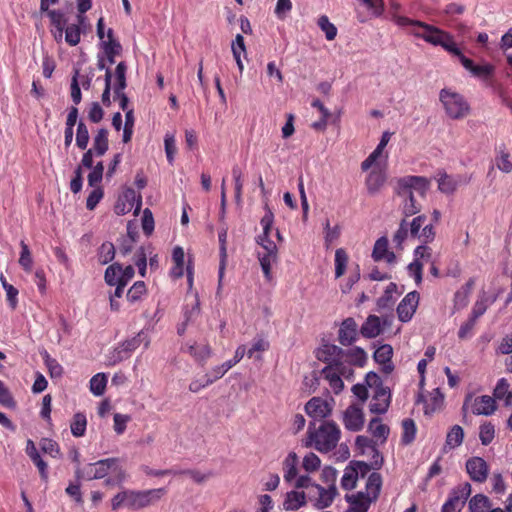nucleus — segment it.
Listing matches in <instances>:
<instances>
[{
	"label": "nucleus",
	"mask_w": 512,
	"mask_h": 512,
	"mask_svg": "<svg viewBox=\"0 0 512 512\" xmlns=\"http://www.w3.org/2000/svg\"><path fill=\"white\" fill-rule=\"evenodd\" d=\"M299 459L295 452H290L283 461V477L286 482H292L298 475Z\"/></svg>",
	"instance_id": "29"
},
{
	"label": "nucleus",
	"mask_w": 512,
	"mask_h": 512,
	"mask_svg": "<svg viewBox=\"0 0 512 512\" xmlns=\"http://www.w3.org/2000/svg\"><path fill=\"white\" fill-rule=\"evenodd\" d=\"M45 364L48 368L51 378H59L63 374L62 366L57 362L56 359L51 358L47 353L45 357Z\"/></svg>",
	"instance_id": "62"
},
{
	"label": "nucleus",
	"mask_w": 512,
	"mask_h": 512,
	"mask_svg": "<svg viewBox=\"0 0 512 512\" xmlns=\"http://www.w3.org/2000/svg\"><path fill=\"white\" fill-rule=\"evenodd\" d=\"M26 453L32 460V462L35 464V466L38 468L40 477L42 480L47 481L48 479V465L47 463L41 458L34 442L32 440L27 441L26 446Z\"/></svg>",
	"instance_id": "24"
},
{
	"label": "nucleus",
	"mask_w": 512,
	"mask_h": 512,
	"mask_svg": "<svg viewBox=\"0 0 512 512\" xmlns=\"http://www.w3.org/2000/svg\"><path fill=\"white\" fill-rule=\"evenodd\" d=\"M80 24L81 23L78 22V24L65 26V41L70 46H76L81 40Z\"/></svg>",
	"instance_id": "51"
},
{
	"label": "nucleus",
	"mask_w": 512,
	"mask_h": 512,
	"mask_svg": "<svg viewBox=\"0 0 512 512\" xmlns=\"http://www.w3.org/2000/svg\"><path fill=\"white\" fill-rule=\"evenodd\" d=\"M187 353L193 357L195 362L204 366L212 355V349L209 344H191L187 346Z\"/></svg>",
	"instance_id": "26"
},
{
	"label": "nucleus",
	"mask_w": 512,
	"mask_h": 512,
	"mask_svg": "<svg viewBox=\"0 0 512 512\" xmlns=\"http://www.w3.org/2000/svg\"><path fill=\"white\" fill-rule=\"evenodd\" d=\"M366 381L369 386L375 385L374 395L371 399L369 408L371 413L384 414L387 412L391 403V392L388 387L383 386L380 377L374 373L369 372L366 376Z\"/></svg>",
	"instance_id": "8"
},
{
	"label": "nucleus",
	"mask_w": 512,
	"mask_h": 512,
	"mask_svg": "<svg viewBox=\"0 0 512 512\" xmlns=\"http://www.w3.org/2000/svg\"><path fill=\"white\" fill-rule=\"evenodd\" d=\"M246 353V346L240 345L237 347L234 357L223 364L216 366L212 369V375H215V378H222L232 367H234L237 363H239Z\"/></svg>",
	"instance_id": "23"
},
{
	"label": "nucleus",
	"mask_w": 512,
	"mask_h": 512,
	"mask_svg": "<svg viewBox=\"0 0 512 512\" xmlns=\"http://www.w3.org/2000/svg\"><path fill=\"white\" fill-rule=\"evenodd\" d=\"M397 293V285L393 282L386 287L384 294L378 298L377 306L380 309H391L395 303L394 294Z\"/></svg>",
	"instance_id": "36"
},
{
	"label": "nucleus",
	"mask_w": 512,
	"mask_h": 512,
	"mask_svg": "<svg viewBox=\"0 0 512 512\" xmlns=\"http://www.w3.org/2000/svg\"><path fill=\"white\" fill-rule=\"evenodd\" d=\"M464 440V431L460 425H454L448 431L445 441L444 450L454 449L462 444Z\"/></svg>",
	"instance_id": "34"
},
{
	"label": "nucleus",
	"mask_w": 512,
	"mask_h": 512,
	"mask_svg": "<svg viewBox=\"0 0 512 512\" xmlns=\"http://www.w3.org/2000/svg\"><path fill=\"white\" fill-rule=\"evenodd\" d=\"M419 302V294L416 291L409 292L397 307L398 318L402 322H408L413 317Z\"/></svg>",
	"instance_id": "14"
},
{
	"label": "nucleus",
	"mask_w": 512,
	"mask_h": 512,
	"mask_svg": "<svg viewBox=\"0 0 512 512\" xmlns=\"http://www.w3.org/2000/svg\"><path fill=\"white\" fill-rule=\"evenodd\" d=\"M392 21L401 28L413 34L417 38L434 45L441 46L445 51L457 57L460 55V49L454 41L453 36L436 26L427 24L419 20H413L406 16H401L396 13L392 14Z\"/></svg>",
	"instance_id": "1"
},
{
	"label": "nucleus",
	"mask_w": 512,
	"mask_h": 512,
	"mask_svg": "<svg viewBox=\"0 0 512 512\" xmlns=\"http://www.w3.org/2000/svg\"><path fill=\"white\" fill-rule=\"evenodd\" d=\"M115 247L112 242H104L97 251V259L99 264L106 265L115 257Z\"/></svg>",
	"instance_id": "41"
},
{
	"label": "nucleus",
	"mask_w": 512,
	"mask_h": 512,
	"mask_svg": "<svg viewBox=\"0 0 512 512\" xmlns=\"http://www.w3.org/2000/svg\"><path fill=\"white\" fill-rule=\"evenodd\" d=\"M102 45H103V49H104L105 54H115V55H118V54H120V52L122 50V46L119 43V41H117L114 38V32H113V30L111 28L108 29V31H107V40H103L102 41Z\"/></svg>",
	"instance_id": "50"
},
{
	"label": "nucleus",
	"mask_w": 512,
	"mask_h": 512,
	"mask_svg": "<svg viewBox=\"0 0 512 512\" xmlns=\"http://www.w3.org/2000/svg\"><path fill=\"white\" fill-rule=\"evenodd\" d=\"M348 254L343 248H338L335 251V277L340 278L344 275L348 264Z\"/></svg>",
	"instance_id": "45"
},
{
	"label": "nucleus",
	"mask_w": 512,
	"mask_h": 512,
	"mask_svg": "<svg viewBox=\"0 0 512 512\" xmlns=\"http://www.w3.org/2000/svg\"><path fill=\"white\" fill-rule=\"evenodd\" d=\"M306 504V495L304 492L291 491L288 492L283 503L286 511H295Z\"/></svg>",
	"instance_id": "32"
},
{
	"label": "nucleus",
	"mask_w": 512,
	"mask_h": 512,
	"mask_svg": "<svg viewBox=\"0 0 512 512\" xmlns=\"http://www.w3.org/2000/svg\"><path fill=\"white\" fill-rule=\"evenodd\" d=\"M471 494V485L464 483L454 489L441 508V512H460Z\"/></svg>",
	"instance_id": "10"
},
{
	"label": "nucleus",
	"mask_w": 512,
	"mask_h": 512,
	"mask_svg": "<svg viewBox=\"0 0 512 512\" xmlns=\"http://www.w3.org/2000/svg\"><path fill=\"white\" fill-rule=\"evenodd\" d=\"M87 427V418L86 415L82 412L75 413L71 424L70 429L71 433L74 437H82L85 435Z\"/></svg>",
	"instance_id": "37"
},
{
	"label": "nucleus",
	"mask_w": 512,
	"mask_h": 512,
	"mask_svg": "<svg viewBox=\"0 0 512 512\" xmlns=\"http://www.w3.org/2000/svg\"><path fill=\"white\" fill-rule=\"evenodd\" d=\"M341 359L349 362L352 366L363 367L367 362V355L362 348L354 347L348 350L342 349Z\"/></svg>",
	"instance_id": "28"
},
{
	"label": "nucleus",
	"mask_w": 512,
	"mask_h": 512,
	"mask_svg": "<svg viewBox=\"0 0 512 512\" xmlns=\"http://www.w3.org/2000/svg\"><path fill=\"white\" fill-rule=\"evenodd\" d=\"M469 478L476 483H484L489 475L488 463L479 456L470 457L465 464Z\"/></svg>",
	"instance_id": "11"
},
{
	"label": "nucleus",
	"mask_w": 512,
	"mask_h": 512,
	"mask_svg": "<svg viewBox=\"0 0 512 512\" xmlns=\"http://www.w3.org/2000/svg\"><path fill=\"white\" fill-rule=\"evenodd\" d=\"M318 27L325 33L328 41H332L337 36V27L330 22L328 16L321 15L317 20Z\"/></svg>",
	"instance_id": "48"
},
{
	"label": "nucleus",
	"mask_w": 512,
	"mask_h": 512,
	"mask_svg": "<svg viewBox=\"0 0 512 512\" xmlns=\"http://www.w3.org/2000/svg\"><path fill=\"white\" fill-rule=\"evenodd\" d=\"M438 189L445 194H452L457 188L454 178L444 171L438 172Z\"/></svg>",
	"instance_id": "40"
},
{
	"label": "nucleus",
	"mask_w": 512,
	"mask_h": 512,
	"mask_svg": "<svg viewBox=\"0 0 512 512\" xmlns=\"http://www.w3.org/2000/svg\"><path fill=\"white\" fill-rule=\"evenodd\" d=\"M164 146L167 160L170 164L174 161V155L177 152L175 137L172 134H166L164 138Z\"/></svg>",
	"instance_id": "57"
},
{
	"label": "nucleus",
	"mask_w": 512,
	"mask_h": 512,
	"mask_svg": "<svg viewBox=\"0 0 512 512\" xmlns=\"http://www.w3.org/2000/svg\"><path fill=\"white\" fill-rule=\"evenodd\" d=\"M216 380H218V379L215 378V375L210 376L209 374H206L204 376L203 381L199 380V379L192 380L189 384V390L193 393H197L200 390H202V389L206 388L207 386L211 385L212 383H214Z\"/></svg>",
	"instance_id": "56"
},
{
	"label": "nucleus",
	"mask_w": 512,
	"mask_h": 512,
	"mask_svg": "<svg viewBox=\"0 0 512 512\" xmlns=\"http://www.w3.org/2000/svg\"><path fill=\"white\" fill-rule=\"evenodd\" d=\"M476 323V320L469 317L468 320L460 326L458 330V338L461 340L471 338L473 336V331L476 326Z\"/></svg>",
	"instance_id": "60"
},
{
	"label": "nucleus",
	"mask_w": 512,
	"mask_h": 512,
	"mask_svg": "<svg viewBox=\"0 0 512 512\" xmlns=\"http://www.w3.org/2000/svg\"><path fill=\"white\" fill-rule=\"evenodd\" d=\"M312 486L317 490L318 493V497L315 499L314 506L318 509H324L331 506L335 496L337 495V488L335 485H331L328 489L318 484H314Z\"/></svg>",
	"instance_id": "22"
},
{
	"label": "nucleus",
	"mask_w": 512,
	"mask_h": 512,
	"mask_svg": "<svg viewBox=\"0 0 512 512\" xmlns=\"http://www.w3.org/2000/svg\"><path fill=\"white\" fill-rule=\"evenodd\" d=\"M108 136L109 132L106 128H100L96 131V134L93 137L92 148H90L93 152H95V156L101 157L108 151Z\"/></svg>",
	"instance_id": "27"
},
{
	"label": "nucleus",
	"mask_w": 512,
	"mask_h": 512,
	"mask_svg": "<svg viewBox=\"0 0 512 512\" xmlns=\"http://www.w3.org/2000/svg\"><path fill=\"white\" fill-rule=\"evenodd\" d=\"M355 445L358 449H360L362 452L365 451V449H370L373 453V465L376 467V469L380 468L383 464V457L380 455L379 451L375 447V443L372 439H370L367 436L359 435L356 437Z\"/></svg>",
	"instance_id": "25"
},
{
	"label": "nucleus",
	"mask_w": 512,
	"mask_h": 512,
	"mask_svg": "<svg viewBox=\"0 0 512 512\" xmlns=\"http://www.w3.org/2000/svg\"><path fill=\"white\" fill-rule=\"evenodd\" d=\"M41 449L44 453L52 457H57L60 454V448L56 441L48 438H43L40 442Z\"/></svg>",
	"instance_id": "61"
},
{
	"label": "nucleus",
	"mask_w": 512,
	"mask_h": 512,
	"mask_svg": "<svg viewBox=\"0 0 512 512\" xmlns=\"http://www.w3.org/2000/svg\"><path fill=\"white\" fill-rule=\"evenodd\" d=\"M430 181L423 176H405L397 179L395 193L403 199L401 208L405 217H410L421 210V204L415 194L424 198L429 189Z\"/></svg>",
	"instance_id": "2"
},
{
	"label": "nucleus",
	"mask_w": 512,
	"mask_h": 512,
	"mask_svg": "<svg viewBox=\"0 0 512 512\" xmlns=\"http://www.w3.org/2000/svg\"><path fill=\"white\" fill-rule=\"evenodd\" d=\"M439 100L447 116L453 120L463 119L470 113V105L464 96L449 88L440 91Z\"/></svg>",
	"instance_id": "7"
},
{
	"label": "nucleus",
	"mask_w": 512,
	"mask_h": 512,
	"mask_svg": "<svg viewBox=\"0 0 512 512\" xmlns=\"http://www.w3.org/2000/svg\"><path fill=\"white\" fill-rule=\"evenodd\" d=\"M402 430V443L405 445L412 443L415 440L417 431L414 420L411 418L404 419L402 421Z\"/></svg>",
	"instance_id": "44"
},
{
	"label": "nucleus",
	"mask_w": 512,
	"mask_h": 512,
	"mask_svg": "<svg viewBox=\"0 0 512 512\" xmlns=\"http://www.w3.org/2000/svg\"><path fill=\"white\" fill-rule=\"evenodd\" d=\"M0 404L3 406L15 409L16 408V401L14 400L12 394L8 390L7 387H5L4 383L0 380Z\"/></svg>",
	"instance_id": "59"
},
{
	"label": "nucleus",
	"mask_w": 512,
	"mask_h": 512,
	"mask_svg": "<svg viewBox=\"0 0 512 512\" xmlns=\"http://www.w3.org/2000/svg\"><path fill=\"white\" fill-rule=\"evenodd\" d=\"M341 431L338 425L333 421H323L318 428H308L309 444L313 445L319 452H330L338 444Z\"/></svg>",
	"instance_id": "5"
},
{
	"label": "nucleus",
	"mask_w": 512,
	"mask_h": 512,
	"mask_svg": "<svg viewBox=\"0 0 512 512\" xmlns=\"http://www.w3.org/2000/svg\"><path fill=\"white\" fill-rule=\"evenodd\" d=\"M276 254L277 252H265L263 254L259 253L260 265L267 280L271 279V264L272 261L276 258Z\"/></svg>",
	"instance_id": "55"
},
{
	"label": "nucleus",
	"mask_w": 512,
	"mask_h": 512,
	"mask_svg": "<svg viewBox=\"0 0 512 512\" xmlns=\"http://www.w3.org/2000/svg\"><path fill=\"white\" fill-rule=\"evenodd\" d=\"M381 486V475L372 472L366 481L365 491L345 495V500L350 505L346 512H367L371 503L377 500Z\"/></svg>",
	"instance_id": "4"
},
{
	"label": "nucleus",
	"mask_w": 512,
	"mask_h": 512,
	"mask_svg": "<svg viewBox=\"0 0 512 512\" xmlns=\"http://www.w3.org/2000/svg\"><path fill=\"white\" fill-rule=\"evenodd\" d=\"M305 412L314 420H323L330 416L332 405L320 397L311 398L305 405Z\"/></svg>",
	"instance_id": "12"
},
{
	"label": "nucleus",
	"mask_w": 512,
	"mask_h": 512,
	"mask_svg": "<svg viewBox=\"0 0 512 512\" xmlns=\"http://www.w3.org/2000/svg\"><path fill=\"white\" fill-rule=\"evenodd\" d=\"M128 269L134 270V267L132 265H127L123 268V266L118 262L110 264L104 273V280L106 284L114 286L115 284L123 281Z\"/></svg>",
	"instance_id": "19"
},
{
	"label": "nucleus",
	"mask_w": 512,
	"mask_h": 512,
	"mask_svg": "<svg viewBox=\"0 0 512 512\" xmlns=\"http://www.w3.org/2000/svg\"><path fill=\"white\" fill-rule=\"evenodd\" d=\"M321 374L323 375L324 379L328 381L330 388L335 394L342 392L344 383L342 376L337 373V371H335L331 366H325L321 370Z\"/></svg>",
	"instance_id": "30"
},
{
	"label": "nucleus",
	"mask_w": 512,
	"mask_h": 512,
	"mask_svg": "<svg viewBox=\"0 0 512 512\" xmlns=\"http://www.w3.org/2000/svg\"><path fill=\"white\" fill-rule=\"evenodd\" d=\"M495 438V426L489 421L482 423L479 427V439L481 444L488 446Z\"/></svg>",
	"instance_id": "47"
},
{
	"label": "nucleus",
	"mask_w": 512,
	"mask_h": 512,
	"mask_svg": "<svg viewBox=\"0 0 512 512\" xmlns=\"http://www.w3.org/2000/svg\"><path fill=\"white\" fill-rule=\"evenodd\" d=\"M357 480L358 478L356 470H353L347 466L341 478V487L344 490H352L356 487Z\"/></svg>",
	"instance_id": "53"
},
{
	"label": "nucleus",
	"mask_w": 512,
	"mask_h": 512,
	"mask_svg": "<svg viewBox=\"0 0 512 512\" xmlns=\"http://www.w3.org/2000/svg\"><path fill=\"white\" fill-rule=\"evenodd\" d=\"M331 367L346 380H353L354 370L349 362H346L343 359H339L334 364H332Z\"/></svg>",
	"instance_id": "52"
},
{
	"label": "nucleus",
	"mask_w": 512,
	"mask_h": 512,
	"mask_svg": "<svg viewBox=\"0 0 512 512\" xmlns=\"http://www.w3.org/2000/svg\"><path fill=\"white\" fill-rule=\"evenodd\" d=\"M90 391L95 396H101L104 394L106 385H107V377L104 373H97L90 379Z\"/></svg>",
	"instance_id": "49"
},
{
	"label": "nucleus",
	"mask_w": 512,
	"mask_h": 512,
	"mask_svg": "<svg viewBox=\"0 0 512 512\" xmlns=\"http://www.w3.org/2000/svg\"><path fill=\"white\" fill-rule=\"evenodd\" d=\"M497 409L496 401L493 397L482 395L476 397L472 403V413L474 415H492Z\"/></svg>",
	"instance_id": "20"
},
{
	"label": "nucleus",
	"mask_w": 512,
	"mask_h": 512,
	"mask_svg": "<svg viewBox=\"0 0 512 512\" xmlns=\"http://www.w3.org/2000/svg\"><path fill=\"white\" fill-rule=\"evenodd\" d=\"M21 252L19 257V265L26 273H31L33 268V258L28 245L24 240L20 242Z\"/></svg>",
	"instance_id": "43"
},
{
	"label": "nucleus",
	"mask_w": 512,
	"mask_h": 512,
	"mask_svg": "<svg viewBox=\"0 0 512 512\" xmlns=\"http://www.w3.org/2000/svg\"><path fill=\"white\" fill-rule=\"evenodd\" d=\"M463 67L468 70L474 77L479 78L488 86H493V76L495 73V66L492 64L477 65L473 60L467 58L461 51L457 56Z\"/></svg>",
	"instance_id": "9"
},
{
	"label": "nucleus",
	"mask_w": 512,
	"mask_h": 512,
	"mask_svg": "<svg viewBox=\"0 0 512 512\" xmlns=\"http://www.w3.org/2000/svg\"><path fill=\"white\" fill-rule=\"evenodd\" d=\"M408 234H410L408 230V222L406 219H403L400 222L397 231L393 235V242H395L397 246H401L402 243L407 239Z\"/></svg>",
	"instance_id": "63"
},
{
	"label": "nucleus",
	"mask_w": 512,
	"mask_h": 512,
	"mask_svg": "<svg viewBox=\"0 0 512 512\" xmlns=\"http://www.w3.org/2000/svg\"><path fill=\"white\" fill-rule=\"evenodd\" d=\"M388 245L389 241L385 236L376 240L372 251V257L375 261L385 260L388 263H393L395 261L396 256L394 252L389 251Z\"/></svg>",
	"instance_id": "21"
},
{
	"label": "nucleus",
	"mask_w": 512,
	"mask_h": 512,
	"mask_svg": "<svg viewBox=\"0 0 512 512\" xmlns=\"http://www.w3.org/2000/svg\"><path fill=\"white\" fill-rule=\"evenodd\" d=\"M509 388L510 384L507 379H499L493 392L494 399H504L505 405L510 406L512 404V392H510Z\"/></svg>",
	"instance_id": "35"
},
{
	"label": "nucleus",
	"mask_w": 512,
	"mask_h": 512,
	"mask_svg": "<svg viewBox=\"0 0 512 512\" xmlns=\"http://www.w3.org/2000/svg\"><path fill=\"white\" fill-rule=\"evenodd\" d=\"M219 244H220V263H219V283H221L224 271L226 268L227 262V247H226V239H227V231L222 230L218 234Z\"/></svg>",
	"instance_id": "42"
},
{
	"label": "nucleus",
	"mask_w": 512,
	"mask_h": 512,
	"mask_svg": "<svg viewBox=\"0 0 512 512\" xmlns=\"http://www.w3.org/2000/svg\"><path fill=\"white\" fill-rule=\"evenodd\" d=\"M93 188L94 189L89 193L86 200V208L88 210H94L104 196V191L101 187Z\"/></svg>",
	"instance_id": "58"
},
{
	"label": "nucleus",
	"mask_w": 512,
	"mask_h": 512,
	"mask_svg": "<svg viewBox=\"0 0 512 512\" xmlns=\"http://www.w3.org/2000/svg\"><path fill=\"white\" fill-rule=\"evenodd\" d=\"M360 332L365 338L377 337L382 332L380 318L376 315L368 316L361 326Z\"/></svg>",
	"instance_id": "31"
},
{
	"label": "nucleus",
	"mask_w": 512,
	"mask_h": 512,
	"mask_svg": "<svg viewBox=\"0 0 512 512\" xmlns=\"http://www.w3.org/2000/svg\"><path fill=\"white\" fill-rule=\"evenodd\" d=\"M368 431L376 439H380L382 442L386 441L389 435V427L383 424L381 419L376 417L372 418L368 424Z\"/></svg>",
	"instance_id": "33"
},
{
	"label": "nucleus",
	"mask_w": 512,
	"mask_h": 512,
	"mask_svg": "<svg viewBox=\"0 0 512 512\" xmlns=\"http://www.w3.org/2000/svg\"><path fill=\"white\" fill-rule=\"evenodd\" d=\"M393 348L389 344L379 346L373 355L374 360L382 366V372L390 374L394 370L392 363Z\"/></svg>",
	"instance_id": "17"
},
{
	"label": "nucleus",
	"mask_w": 512,
	"mask_h": 512,
	"mask_svg": "<svg viewBox=\"0 0 512 512\" xmlns=\"http://www.w3.org/2000/svg\"><path fill=\"white\" fill-rule=\"evenodd\" d=\"M320 463L321 461L316 454L309 453L304 457L302 466L307 472H314L319 469Z\"/></svg>",
	"instance_id": "64"
},
{
	"label": "nucleus",
	"mask_w": 512,
	"mask_h": 512,
	"mask_svg": "<svg viewBox=\"0 0 512 512\" xmlns=\"http://www.w3.org/2000/svg\"><path fill=\"white\" fill-rule=\"evenodd\" d=\"M115 474L120 480L124 477V471L120 466L119 458H106L87 465L83 470L76 468L75 474L78 479L87 480L102 479L109 473Z\"/></svg>",
	"instance_id": "6"
},
{
	"label": "nucleus",
	"mask_w": 512,
	"mask_h": 512,
	"mask_svg": "<svg viewBox=\"0 0 512 512\" xmlns=\"http://www.w3.org/2000/svg\"><path fill=\"white\" fill-rule=\"evenodd\" d=\"M166 494L165 488L144 491L124 490L117 493L111 500L113 511L120 508L139 510L156 504Z\"/></svg>",
	"instance_id": "3"
},
{
	"label": "nucleus",
	"mask_w": 512,
	"mask_h": 512,
	"mask_svg": "<svg viewBox=\"0 0 512 512\" xmlns=\"http://www.w3.org/2000/svg\"><path fill=\"white\" fill-rule=\"evenodd\" d=\"M490 508V499L484 494H476L469 501L470 512H488Z\"/></svg>",
	"instance_id": "38"
},
{
	"label": "nucleus",
	"mask_w": 512,
	"mask_h": 512,
	"mask_svg": "<svg viewBox=\"0 0 512 512\" xmlns=\"http://www.w3.org/2000/svg\"><path fill=\"white\" fill-rule=\"evenodd\" d=\"M315 356L319 361L326 363L327 364L326 366H331L336 361L341 359L342 348H340L334 344L325 343V344H322L316 350Z\"/></svg>",
	"instance_id": "16"
},
{
	"label": "nucleus",
	"mask_w": 512,
	"mask_h": 512,
	"mask_svg": "<svg viewBox=\"0 0 512 512\" xmlns=\"http://www.w3.org/2000/svg\"><path fill=\"white\" fill-rule=\"evenodd\" d=\"M90 135L87 125L80 120L76 130V146L81 150H86L89 144Z\"/></svg>",
	"instance_id": "46"
},
{
	"label": "nucleus",
	"mask_w": 512,
	"mask_h": 512,
	"mask_svg": "<svg viewBox=\"0 0 512 512\" xmlns=\"http://www.w3.org/2000/svg\"><path fill=\"white\" fill-rule=\"evenodd\" d=\"M147 293V287L144 281H136L127 291L126 299L129 303L134 304L142 299Z\"/></svg>",
	"instance_id": "39"
},
{
	"label": "nucleus",
	"mask_w": 512,
	"mask_h": 512,
	"mask_svg": "<svg viewBox=\"0 0 512 512\" xmlns=\"http://www.w3.org/2000/svg\"><path fill=\"white\" fill-rule=\"evenodd\" d=\"M387 179L385 169L375 165L366 177L365 185L370 195H375L384 186Z\"/></svg>",
	"instance_id": "15"
},
{
	"label": "nucleus",
	"mask_w": 512,
	"mask_h": 512,
	"mask_svg": "<svg viewBox=\"0 0 512 512\" xmlns=\"http://www.w3.org/2000/svg\"><path fill=\"white\" fill-rule=\"evenodd\" d=\"M343 424L349 431H360L364 426V414L360 406L350 405L343 413Z\"/></svg>",
	"instance_id": "13"
},
{
	"label": "nucleus",
	"mask_w": 512,
	"mask_h": 512,
	"mask_svg": "<svg viewBox=\"0 0 512 512\" xmlns=\"http://www.w3.org/2000/svg\"><path fill=\"white\" fill-rule=\"evenodd\" d=\"M324 239H325V246L326 248H329L330 245L336 241L341 234V229L339 225H335L334 227L330 226L329 220H326L325 226H324Z\"/></svg>",
	"instance_id": "54"
},
{
	"label": "nucleus",
	"mask_w": 512,
	"mask_h": 512,
	"mask_svg": "<svg viewBox=\"0 0 512 512\" xmlns=\"http://www.w3.org/2000/svg\"><path fill=\"white\" fill-rule=\"evenodd\" d=\"M357 323L353 318L345 319L339 329L338 340L343 346H349L357 339Z\"/></svg>",
	"instance_id": "18"
}]
</instances>
